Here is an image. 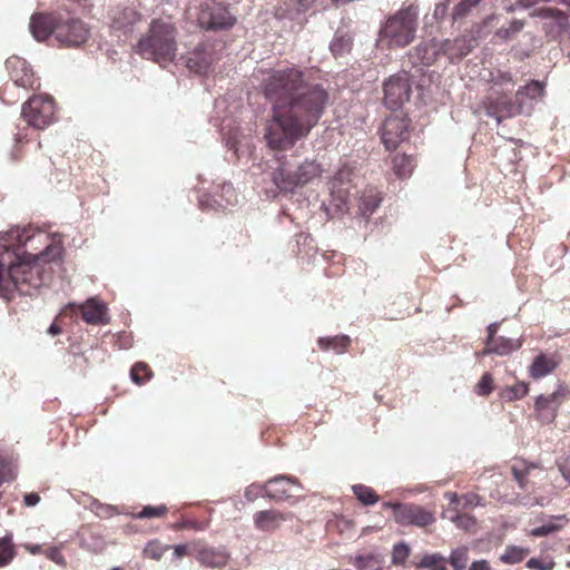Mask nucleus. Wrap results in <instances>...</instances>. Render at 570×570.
<instances>
[{"mask_svg":"<svg viewBox=\"0 0 570 570\" xmlns=\"http://www.w3.org/2000/svg\"><path fill=\"white\" fill-rule=\"evenodd\" d=\"M461 500L464 501L463 508H465L468 505H473V504L478 503L479 497L474 493H469V494H465L464 497H462Z\"/></svg>","mask_w":570,"mask_h":570,"instance_id":"680f3d73","label":"nucleus"},{"mask_svg":"<svg viewBox=\"0 0 570 570\" xmlns=\"http://www.w3.org/2000/svg\"><path fill=\"white\" fill-rule=\"evenodd\" d=\"M355 177L354 168L342 166L331 180V205L335 208V214H343L347 209L350 190L353 187Z\"/></svg>","mask_w":570,"mask_h":570,"instance_id":"9b49d317","label":"nucleus"},{"mask_svg":"<svg viewBox=\"0 0 570 570\" xmlns=\"http://www.w3.org/2000/svg\"><path fill=\"white\" fill-rule=\"evenodd\" d=\"M60 332H61L60 327H59L57 324H55V323H52V324L49 326V328H48V333H49V334H51V335H57V334H59Z\"/></svg>","mask_w":570,"mask_h":570,"instance_id":"774afa93","label":"nucleus"},{"mask_svg":"<svg viewBox=\"0 0 570 570\" xmlns=\"http://www.w3.org/2000/svg\"><path fill=\"white\" fill-rule=\"evenodd\" d=\"M410 554V547L404 543L400 542L396 543L393 548L392 552V563L393 564H402L406 560V558Z\"/></svg>","mask_w":570,"mask_h":570,"instance_id":"79ce46f5","label":"nucleus"},{"mask_svg":"<svg viewBox=\"0 0 570 570\" xmlns=\"http://www.w3.org/2000/svg\"><path fill=\"white\" fill-rule=\"evenodd\" d=\"M141 20V14L132 9H126L121 13V17H119L115 24L118 27L125 28V31H130L132 26Z\"/></svg>","mask_w":570,"mask_h":570,"instance_id":"c9c22d12","label":"nucleus"},{"mask_svg":"<svg viewBox=\"0 0 570 570\" xmlns=\"http://www.w3.org/2000/svg\"><path fill=\"white\" fill-rule=\"evenodd\" d=\"M352 491L357 500L361 501L364 505H373L379 501V495L375 493V491L364 484L353 485Z\"/></svg>","mask_w":570,"mask_h":570,"instance_id":"2f4dec72","label":"nucleus"},{"mask_svg":"<svg viewBox=\"0 0 570 570\" xmlns=\"http://www.w3.org/2000/svg\"><path fill=\"white\" fill-rule=\"evenodd\" d=\"M553 566L554 562L551 559L537 558V570H551Z\"/></svg>","mask_w":570,"mask_h":570,"instance_id":"6e6d98bb","label":"nucleus"},{"mask_svg":"<svg viewBox=\"0 0 570 570\" xmlns=\"http://www.w3.org/2000/svg\"><path fill=\"white\" fill-rule=\"evenodd\" d=\"M289 484L294 485L298 490H303V485L297 478L279 474L266 481L268 489L264 493V497L276 502L288 500L294 497V493L288 489Z\"/></svg>","mask_w":570,"mask_h":570,"instance_id":"2eb2a0df","label":"nucleus"},{"mask_svg":"<svg viewBox=\"0 0 570 570\" xmlns=\"http://www.w3.org/2000/svg\"><path fill=\"white\" fill-rule=\"evenodd\" d=\"M470 570H491V568L487 560H478L472 562Z\"/></svg>","mask_w":570,"mask_h":570,"instance_id":"052dcab7","label":"nucleus"},{"mask_svg":"<svg viewBox=\"0 0 570 570\" xmlns=\"http://www.w3.org/2000/svg\"><path fill=\"white\" fill-rule=\"evenodd\" d=\"M440 47V41L433 39L430 42L420 43L414 53H410V57L413 59V63L420 62L423 66H431L442 55V51L439 50Z\"/></svg>","mask_w":570,"mask_h":570,"instance_id":"5701e85b","label":"nucleus"},{"mask_svg":"<svg viewBox=\"0 0 570 570\" xmlns=\"http://www.w3.org/2000/svg\"><path fill=\"white\" fill-rule=\"evenodd\" d=\"M382 198L374 188L364 190L358 199V214L368 218L381 205Z\"/></svg>","mask_w":570,"mask_h":570,"instance_id":"a878e982","label":"nucleus"},{"mask_svg":"<svg viewBox=\"0 0 570 570\" xmlns=\"http://www.w3.org/2000/svg\"><path fill=\"white\" fill-rule=\"evenodd\" d=\"M534 99V79L528 81L524 87H521L514 98L507 96H499L497 98H489L484 102L485 115L493 118L499 125L503 119L524 114L531 116L533 111Z\"/></svg>","mask_w":570,"mask_h":570,"instance_id":"39448f33","label":"nucleus"},{"mask_svg":"<svg viewBox=\"0 0 570 570\" xmlns=\"http://www.w3.org/2000/svg\"><path fill=\"white\" fill-rule=\"evenodd\" d=\"M482 0H461L452 11L454 22L464 19Z\"/></svg>","mask_w":570,"mask_h":570,"instance_id":"72a5a7b5","label":"nucleus"},{"mask_svg":"<svg viewBox=\"0 0 570 570\" xmlns=\"http://www.w3.org/2000/svg\"><path fill=\"white\" fill-rule=\"evenodd\" d=\"M82 318L88 324L99 325L108 323L107 306L96 297H90L80 306Z\"/></svg>","mask_w":570,"mask_h":570,"instance_id":"412c9836","label":"nucleus"},{"mask_svg":"<svg viewBox=\"0 0 570 570\" xmlns=\"http://www.w3.org/2000/svg\"><path fill=\"white\" fill-rule=\"evenodd\" d=\"M78 7L83 14H90L94 8L91 0H77Z\"/></svg>","mask_w":570,"mask_h":570,"instance_id":"4d7b16f0","label":"nucleus"},{"mask_svg":"<svg viewBox=\"0 0 570 570\" xmlns=\"http://www.w3.org/2000/svg\"><path fill=\"white\" fill-rule=\"evenodd\" d=\"M40 497L36 492L26 493L23 497V503L27 507H35L39 503Z\"/></svg>","mask_w":570,"mask_h":570,"instance_id":"864d4df0","label":"nucleus"},{"mask_svg":"<svg viewBox=\"0 0 570 570\" xmlns=\"http://www.w3.org/2000/svg\"><path fill=\"white\" fill-rule=\"evenodd\" d=\"M265 98L272 104V117L264 138L274 150L292 148L317 125L330 95L321 83L305 79L296 67L274 70L263 82Z\"/></svg>","mask_w":570,"mask_h":570,"instance_id":"f257e3e1","label":"nucleus"},{"mask_svg":"<svg viewBox=\"0 0 570 570\" xmlns=\"http://www.w3.org/2000/svg\"><path fill=\"white\" fill-rule=\"evenodd\" d=\"M523 26H524V23L522 20H513L511 22L509 29L500 30L499 33L504 32V37H509L510 33H515V32H519L520 30H522Z\"/></svg>","mask_w":570,"mask_h":570,"instance_id":"3c124183","label":"nucleus"},{"mask_svg":"<svg viewBox=\"0 0 570 570\" xmlns=\"http://www.w3.org/2000/svg\"><path fill=\"white\" fill-rule=\"evenodd\" d=\"M228 553L224 549L205 548L198 552V561L210 568H222L228 561Z\"/></svg>","mask_w":570,"mask_h":570,"instance_id":"393cba45","label":"nucleus"},{"mask_svg":"<svg viewBox=\"0 0 570 570\" xmlns=\"http://www.w3.org/2000/svg\"><path fill=\"white\" fill-rule=\"evenodd\" d=\"M33 235L28 234V229L13 227L3 235L0 240L3 242L6 253L12 250L17 262L10 263L4 268L0 261V296L8 298L13 291L21 295L33 296L42 285L46 284V272L41 268L40 262L50 263L60 258L62 247L57 244H49L38 254L28 252L20 253V249L31 240Z\"/></svg>","mask_w":570,"mask_h":570,"instance_id":"f03ea898","label":"nucleus"},{"mask_svg":"<svg viewBox=\"0 0 570 570\" xmlns=\"http://www.w3.org/2000/svg\"><path fill=\"white\" fill-rule=\"evenodd\" d=\"M468 561V549L464 547L453 550L449 558V562L454 570H466Z\"/></svg>","mask_w":570,"mask_h":570,"instance_id":"e433bc0d","label":"nucleus"},{"mask_svg":"<svg viewBox=\"0 0 570 570\" xmlns=\"http://www.w3.org/2000/svg\"><path fill=\"white\" fill-rule=\"evenodd\" d=\"M492 383V376L489 373H484L476 384V393L482 396L489 395L493 390Z\"/></svg>","mask_w":570,"mask_h":570,"instance_id":"c03bdc74","label":"nucleus"},{"mask_svg":"<svg viewBox=\"0 0 570 570\" xmlns=\"http://www.w3.org/2000/svg\"><path fill=\"white\" fill-rule=\"evenodd\" d=\"M90 35L89 27L78 18H65L59 14L56 22V39L65 47H79Z\"/></svg>","mask_w":570,"mask_h":570,"instance_id":"9d476101","label":"nucleus"},{"mask_svg":"<svg viewBox=\"0 0 570 570\" xmlns=\"http://www.w3.org/2000/svg\"><path fill=\"white\" fill-rule=\"evenodd\" d=\"M559 471L563 478L570 483V461H564L559 464Z\"/></svg>","mask_w":570,"mask_h":570,"instance_id":"bf43d9fd","label":"nucleus"},{"mask_svg":"<svg viewBox=\"0 0 570 570\" xmlns=\"http://www.w3.org/2000/svg\"><path fill=\"white\" fill-rule=\"evenodd\" d=\"M446 497L449 498L451 503L460 504L461 498L456 493H446Z\"/></svg>","mask_w":570,"mask_h":570,"instance_id":"338daca9","label":"nucleus"},{"mask_svg":"<svg viewBox=\"0 0 570 570\" xmlns=\"http://www.w3.org/2000/svg\"><path fill=\"white\" fill-rule=\"evenodd\" d=\"M47 557L52 560L57 564H65V558L60 553V550L58 548H51L47 552Z\"/></svg>","mask_w":570,"mask_h":570,"instance_id":"8fccbe9b","label":"nucleus"},{"mask_svg":"<svg viewBox=\"0 0 570 570\" xmlns=\"http://www.w3.org/2000/svg\"><path fill=\"white\" fill-rule=\"evenodd\" d=\"M21 116L36 129H43L53 122L55 105L51 97L32 96L21 108Z\"/></svg>","mask_w":570,"mask_h":570,"instance_id":"6e6552de","label":"nucleus"},{"mask_svg":"<svg viewBox=\"0 0 570 570\" xmlns=\"http://www.w3.org/2000/svg\"><path fill=\"white\" fill-rule=\"evenodd\" d=\"M537 17L553 19L559 30H566L568 28V17L559 9L541 8L537 10Z\"/></svg>","mask_w":570,"mask_h":570,"instance_id":"7c9ffc66","label":"nucleus"},{"mask_svg":"<svg viewBox=\"0 0 570 570\" xmlns=\"http://www.w3.org/2000/svg\"><path fill=\"white\" fill-rule=\"evenodd\" d=\"M200 206L203 208H215L213 203H217L215 199H212L209 196H203L199 200Z\"/></svg>","mask_w":570,"mask_h":570,"instance_id":"e2e57ef3","label":"nucleus"},{"mask_svg":"<svg viewBox=\"0 0 570 570\" xmlns=\"http://www.w3.org/2000/svg\"><path fill=\"white\" fill-rule=\"evenodd\" d=\"M570 394V389L557 381L556 390L549 395H537V420L552 423L557 417L560 405Z\"/></svg>","mask_w":570,"mask_h":570,"instance_id":"f8f14e48","label":"nucleus"},{"mask_svg":"<svg viewBox=\"0 0 570 570\" xmlns=\"http://www.w3.org/2000/svg\"><path fill=\"white\" fill-rule=\"evenodd\" d=\"M276 163L277 166L271 173V180L276 190L283 194H294L298 188L312 184L324 170L316 158L301 159L296 155L282 156Z\"/></svg>","mask_w":570,"mask_h":570,"instance_id":"7ed1b4c3","label":"nucleus"},{"mask_svg":"<svg viewBox=\"0 0 570 570\" xmlns=\"http://www.w3.org/2000/svg\"><path fill=\"white\" fill-rule=\"evenodd\" d=\"M499 330V323L494 322V323H491L487 331H488V336H487V340H485V344H492V342L494 341L495 337V334Z\"/></svg>","mask_w":570,"mask_h":570,"instance_id":"5fc2aeb1","label":"nucleus"},{"mask_svg":"<svg viewBox=\"0 0 570 570\" xmlns=\"http://www.w3.org/2000/svg\"><path fill=\"white\" fill-rule=\"evenodd\" d=\"M440 43L441 47L439 50L442 51V55L445 56L450 62L456 63L479 46V38L470 32L456 37L453 40L445 39L440 41Z\"/></svg>","mask_w":570,"mask_h":570,"instance_id":"ddd939ff","label":"nucleus"},{"mask_svg":"<svg viewBox=\"0 0 570 570\" xmlns=\"http://www.w3.org/2000/svg\"><path fill=\"white\" fill-rule=\"evenodd\" d=\"M314 4L322 8L327 7L326 0H295L293 4H289L283 12L278 14L283 18H287L292 21H296L303 26L306 22L305 12Z\"/></svg>","mask_w":570,"mask_h":570,"instance_id":"4be33fe9","label":"nucleus"},{"mask_svg":"<svg viewBox=\"0 0 570 570\" xmlns=\"http://www.w3.org/2000/svg\"><path fill=\"white\" fill-rule=\"evenodd\" d=\"M558 366V361L553 356L543 353L537 355V379L550 374Z\"/></svg>","mask_w":570,"mask_h":570,"instance_id":"473e14b6","label":"nucleus"},{"mask_svg":"<svg viewBox=\"0 0 570 570\" xmlns=\"http://www.w3.org/2000/svg\"><path fill=\"white\" fill-rule=\"evenodd\" d=\"M59 14L35 13L29 23L31 35L37 41H45L50 35L56 36V22Z\"/></svg>","mask_w":570,"mask_h":570,"instance_id":"aec40b11","label":"nucleus"},{"mask_svg":"<svg viewBox=\"0 0 570 570\" xmlns=\"http://www.w3.org/2000/svg\"><path fill=\"white\" fill-rule=\"evenodd\" d=\"M145 372L147 379L151 376V372L145 363H136L130 370V377L136 384H142L144 380L139 376V372Z\"/></svg>","mask_w":570,"mask_h":570,"instance_id":"49530a36","label":"nucleus"},{"mask_svg":"<svg viewBox=\"0 0 570 570\" xmlns=\"http://www.w3.org/2000/svg\"><path fill=\"white\" fill-rule=\"evenodd\" d=\"M511 470H512L513 476L518 481L520 488L523 489L524 488V474H523L522 469H520L515 465H512Z\"/></svg>","mask_w":570,"mask_h":570,"instance_id":"13d9d810","label":"nucleus"},{"mask_svg":"<svg viewBox=\"0 0 570 570\" xmlns=\"http://www.w3.org/2000/svg\"><path fill=\"white\" fill-rule=\"evenodd\" d=\"M443 560V557L439 553H433V554H425L420 563H419V567L421 568H434V567H438L436 564Z\"/></svg>","mask_w":570,"mask_h":570,"instance_id":"09e8293b","label":"nucleus"},{"mask_svg":"<svg viewBox=\"0 0 570 570\" xmlns=\"http://www.w3.org/2000/svg\"><path fill=\"white\" fill-rule=\"evenodd\" d=\"M413 80L406 71L397 72L384 81V105L391 110H399L410 100Z\"/></svg>","mask_w":570,"mask_h":570,"instance_id":"1a4fd4ad","label":"nucleus"},{"mask_svg":"<svg viewBox=\"0 0 570 570\" xmlns=\"http://www.w3.org/2000/svg\"><path fill=\"white\" fill-rule=\"evenodd\" d=\"M197 22L202 29L217 32L232 29L237 18L232 12V4L212 0L200 4Z\"/></svg>","mask_w":570,"mask_h":570,"instance_id":"0eeeda50","label":"nucleus"},{"mask_svg":"<svg viewBox=\"0 0 570 570\" xmlns=\"http://www.w3.org/2000/svg\"><path fill=\"white\" fill-rule=\"evenodd\" d=\"M167 549L168 546H163L157 541H151L145 547L142 553L146 558L159 560Z\"/></svg>","mask_w":570,"mask_h":570,"instance_id":"a19ab883","label":"nucleus"},{"mask_svg":"<svg viewBox=\"0 0 570 570\" xmlns=\"http://www.w3.org/2000/svg\"><path fill=\"white\" fill-rule=\"evenodd\" d=\"M267 485L252 483L245 489L244 497L248 502H254L259 495L264 497V493L267 490Z\"/></svg>","mask_w":570,"mask_h":570,"instance_id":"37998d69","label":"nucleus"},{"mask_svg":"<svg viewBox=\"0 0 570 570\" xmlns=\"http://www.w3.org/2000/svg\"><path fill=\"white\" fill-rule=\"evenodd\" d=\"M528 391H529V387L527 384L517 383L505 391L504 396L508 400L521 399L528 393Z\"/></svg>","mask_w":570,"mask_h":570,"instance_id":"a18cd8bd","label":"nucleus"},{"mask_svg":"<svg viewBox=\"0 0 570 570\" xmlns=\"http://www.w3.org/2000/svg\"><path fill=\"white\" fill-rule=\"evenodd\" d=\"M168 509L166 505H146L137 514H135L136 519H153L160 518L167 513Z\"/></svg>","mask_w":570,"mask_h":570,"instance_id":"ea45409f","label":"nucleus"},{"mask_svg":"<svg viewBox=\"0 0 570 570\" xmlns=\"http://www.w3.org/2000/svg\"><path fill=\"white\" fill-rule=\"evenodd\" d=\"M529 549H522L515 546L507 547L504 553L500 557V560L507 564H514L522 561Z\"/></svg>","mask_w":570,"mask_h":570,"instance_id":"f704fd0d","label":"nucleus"},{"mask_svg":"<svg viewBox=\"0 0 570 570\" xmlns=\"http://www.w3.org/2000/svg\"><path fill=\"white\" fill-rule=\"evenodd\" d=\"M355 32L346 27H340L334 32L328 49L336 59H345L351 55L354 47Z\"/></svg>","mask_w":570,"mask_h":570,"instance_id":"f3484780","label":"nucleus"},{"mask_svg":"<svg viewBox=\"0 0 570 570\" xmlns=\"http://www.w3.org/2000/svg\"><path fill=\"white\" fill-rule=\"evenodd\" d=\"M176 37L177 29L173 23L154 19L149 24L148 31L138 40L136 52L141 58L165 67L176 57Z\"/></svg>","mask_w":570,"mask_h":570,"instance_id":"20e7f679","label":"nucleus"},{"mask_svg":"<svg viewBox=\"0 0 570 570\" xmlns=\"http://www.w3.org/2000/svg\"><path fill=\"white\" fill-rule=\"evenodd\" d=\"M451 521L454 522L459 528L469 530L475 524V519L469 514L455 513L451 517Z\"/></svg>","mask_w":570,"mask_h":570,"instance_id":"de8ad7c7","label":"nucleus"},{"mask_svg":"<svg viewBox=\"0 0 570 570\" xmlns=\"http://www.w3.org/2000/svg\"><path fill=\"white\" fill-rule=\"evenodd\" d=\"M281 514L273 510L258 511L254 514V523L258 530L271 531Z\"/></svg>","mask_w":570,"mask_h":570,"instance_id":"c756f323","label":"nucleus"},{"mask_svg":"<svg viewBox=\"0 0 570 570\" xmlns=\"http://www.w3.org/2000/svg\"><path fill=\"white\" fill-rule=\"evenodd\" d=\"M413 168L414 159L411 156H407L405 154L394 156L393 169L399 178H409L412 174Z\"/></svg>","mask_w":570,"mask_h":570,"instance_id":"c85d7f7f","label":"nucleus"},{"mask_svg":"<svg viewBox=\"0 0 570 570\" xmlns=\"http://www.w3.org/2000/svg\"><path fill=\"white\" fill-rule=\"evenodd\" d=\"M350 343L351 338L347 335L320 337L317 341V344L322 350L332 348L337 353L345 352Z\"/></svg>","mask_w":570,"mask_h":570,"instance_id":"cd10ccee","label":"nucleus"},{"mask_svg":"<svg viewBox=\"0 0 570 570\" xmlns=\"http://www.w3.org/2000/svg\"><path fill=\"white\" fill-rule=\"evenodd\" d=\"M214 61V51L210 45L200 43L186 57V66L197 72L205 73Z\"/></svg>","mask_w":570,"mask_h":570,"instance_id":"6ab92c4d","label":"nucleus"},{"mask_svg":"<svg viewBox=\"0 0 570 570\" xmlns=\"http://www.w3.org/2000/svg\"><path fill=\"white\" fill-rule=\"evenodd\" d=\"M352 564L357 570H374V563H377L376 556L373 553L368 554H357L351 559Z\"/></svg>","mask_w":570,"mask_h":570,"instance_id":"58836bf2","label":"nucleus"},{"mask_svg":"<svg viewBox=\"0 0 570 570\" xmlns=\"http://www.w3.org/2000/svg\"><path fill=\"white\" fill-rule=\"evenodd\" d=\"M395 521L401 525L426 527L435 521L432 512L421 505L403 503L395 505Z\"/></svg>","mask_w":570,"mask_h":570,"instance_id":"4468645a","label":"nucleus"},{"mask_svg":"<svg viewBox=\"0 0 570 570\" xmlns=\"http://www.w3.org/2000/svg\"><path fill=\"white\" fill-rule=\"evenodd\" d=\"M222 189H223V191H224V193H226V194H230V196L227 198V203H228V204H233V199H232V197H234V198H235L236 196L234 195V189H233L232 185H229V184H228V185H227V184H224V185H223V187H222Z\"/></svg>","mask_w":570,"mask_h":570,"instance_id":"69168bd1","label":"nucleus"},{"mask_svg":"<svg viewBox=\"0 0 570 570\" xmlns=\"http://www.w3.org/2000/svg\"><path fill=\"white\" fill-rule=\"evenodd\" d=\"M448 13V7L445 3H436L435 4V8H434V11H433V17L436 19V20H442Z\"/></svg>","mask_w":570,"mask_h":570,"instance_id":"603ef678","label":"nucleus"},{"mask_svg":"<svg viewBox=\"0 0 570 570\" xmlns=\"http://www.w3.org/2000/svg\"><path fill=\"white\" fill-rule=\"evenodd\" d=\"M407 135L409 125L404 119L393 117L384 121L381 138L386 149H395L407 138Z\"/></svg>","mask_w":570,"mask_h":570,"instance_id":"dca6fc26","label":"nucleus"},{"mask_svg":"<svg viewBox=\"0 0 570 570\" xmlns=\"http://www.w3.org/2000/svg\"><path fill=\"white\" fill-rule=\"evenodd\" d=\"M564 515H537V537H544L563 528Z\"/></svg>","mask_w":570,"mask_h":570,"instance_id":"bb28decb","label":"nucleus"},{"mask_svg":"<svg viewBox=\"0 0 570 570\" xmlns=\"http://www.w3.org/2000/svg\"><path fill=\"white\" fill-rule=\"evenodd\" d=\"M6 68L11 75L14 83L22 88H33L36 79L33 72L24 59L10 57L6 60Z\"/></svg>","mask_w":570,"mask_h":570,"instance_id":"a211bd4d","label":"nucleus"},{"mask_svg":"<svg viewBox=\"0 0 570 570\" xmlns=\"http://www.w3.org/2000/svg\"><path fill=\"white\" fill-rule=\"evenodd\" d=\"M520 343L517 340L499 336L494 338L492 344H485L484 348L480 352L481 355L498 354L508 355L512 351L518 350Z\"/></svg>","mask_w":570,"mask_h":570,"instance_id":"b1692460","label":"nucleus"},{"mask_svg":"<svg viewBox=\"0 0 570 570\" xmlns=\"http://www.w3.org/2000/svg\"><path fill=\"white\" fill-rule=\"evenodd\" d=\"M417 7L411 4L391 16L380 30V41L386 42L390 49L410 45L416 32Z\"/></svg>","mask_w":570,"mask_h":570,"instance_id":"423d86ee","label":"nucleus"},{"mask_svg":"<svg viewBox=\"0 0 570 570\" xmlns=\"http://www.w3.org/2000/svg\"><path fill=\"white\" fill-rule=\"evenodd\" d=\"M187 548L184 544H178L174 547V554L176 558H181L186 554Z\"/></svg>","mask_w":570,"mask_h":570,"instance_id":"0e129e2a","label":"nucleus"},{"mask_svg":"<svg viewBox=\"0 0 570 570\" xmlns=\"http://www.w3.org/2000/svg\"><path fill=\"white\" fill-rule=\"evenodd\" d=\"M14 551L11 537L6 535L0 539V567L7 566L13 558Z\"/></svg>","mask_w":570,"mask_h":570,"instance_id":"4c0bfd02","label":"nucleus"}]
</instances>
